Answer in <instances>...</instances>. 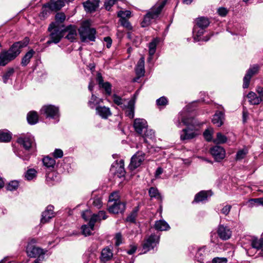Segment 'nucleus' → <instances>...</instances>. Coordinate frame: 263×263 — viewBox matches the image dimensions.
Wrapping results in <instances>:
<instances>
[{
	"label": "nucleus",
	"mask_w": 263,
	"mask_h": 263,
	"mask_svg": "<svg viewBox=\"0 0 263 263\" xmlns=\"http://www.w3.org/2000/svg\"><path fill=\"white\" fill-rule=\"evenodd\" d=\"M259 68V66L257 64H255L251 66L247 71L243 79L242 87L243 88L245 89L249 87L251 78L258 72Z\"/></svg>",
	"instance_id": "obj_10"
},
{
	"label": "nucleus",
	"mask_w": 263,
	"mask_h": 263,
	"mask_svg": "<svg viewBox=\"0 0 263 263\" xmlns=\"http://www.w3.org/2000/svg\"><path fill=\"white\" fill-rule=\"evenodd\" d=\"M112 98L113 101L116 104L118 105H121L123 104L122 99L120 96L117 95L116 94H114Z\"/></svg>",
	"instance_id": "obj_62"
},
{
	"label": "nucleus",
	"mask_w": 263,
	"mask_h": 263,
	"mask_svg": "<svg viewBox=\"0 0 263 263\" xmlns=\"http://www.w3.org/2000/svg\"><path fill=\"white\" fill-rule=\"evenodd\" d=\"M205 254L206 253L205 251V247H203L202 248L198 249L195 255V257L197 259L198 261L202 262L203 261Z\"/></svg>",
	"instance_id": "obj_41"
},
{
	"label": "nucleus",
	"mask_w": 263,
	"mask_h": 263,
	"mask_svg": "<svg viewBox=\"0 0 263 263\" xmlns=\"http://www.w3.org/2000/svg\"><path fill=\"white\" fill-rule=\"evenodd\" d=\"M148 194L151 198H155L158 200H162V197L156 187H151L148 190Z\"/></svg>",
	"instance_id": "obj_40"
},
{
	"label": "nucleus",
	"mask_w": 263,
	"mask_h": 263,
	"mask_svg": "<svg viewBox=\"0 0 263 263\" xmlns=\"http://www.w3.org/2000/svg\"><path fill=\"white\" fill-rule=\"evenodd\" d=\"M17 143L26 151L36 149V143L34 137L29 133L22 134L17 137Z\"/></svg>",
	"instance_id": "obj_3"
},
{
	"label": "nucleus",
	"mask_w": 263,
	"mask_h": 263,
	"mask_svg": "<svg viewBox=\"0 0 263 263\" xmlns=\"http://www.w3.org/2000/svg\"><path fill=\"white\" fill-rule=\"evenodd\" d=\"M217 233L219 237L223 240L229 239L232 236V231L230 228L223 224L219 225Z\"/></svg>",
	"instance_id": "obj_16"
},
{
	"label": "nucleus",
	"mask_w": 263,
	"mask_h": 263,
	"mask_svg": "<svg viewBox=\"0 0 263 263\" xmlns=\"http://www.w3.org/2000/svg\"><path fill=\"white\" fill-rule=\"evenodd\" d=\"M115 246H119L122 243V235L119 232L116 234L115 236Z\"/></svg>",
	"instance_id": "obj_58"
},
{
	"label": "nucleus",
	"mask_w": 263,
	"mask_h": 263,
	"mask_svg": "<svg viewBox=\"0 0 263 263\" xmlns=\"http://www.w3.org/2000/svg\"><path fill=\"white\" fill-rule=\"evenodd\" d=\"M204 28H199L198 27H195L193 29V33H196L195 36H194V40L195 41H208L209 40V37H205L204 39L201 38V36L203 34L204 32Z\"/></svg>",
	"instance_id": "obj_26"
},
{
	"label": "nucleus",
	"mask_w": 263,
	"mask_h": 263,
	"mask_svg": "<svg viewBox=\"0 0 263 263\" xmlns=\"http://www.w3.org/2000/svg\"><path fill=\"white\" fill-rule=\"evenodd\" d=\"M27 120L30 125H34L39 121V116L35 111H30L27 115Z\"/></svg>",
	"instance_id": "obj_28"
},
{
	"label": "nucleus",
	"mask_w": 263,
	"mask_h": 263,
	"mask_svg": "<svg viewBox=\"0 0 263 263\" xmlns=\"http://www.w3.org/2000/svg\"><path fill=\"white\" fill-rule=\"evenodd\" d=\"M131 15V12L129 10L120 11L118 13V16L120 17V20L122 18L126 19V17H129Z\"/></svg>",
	"instance_id": "obj_52"
},
{
	"label": "nucleus",
	"mask_w": 263,
	"mask_h": 263,
	"mask_svg": "<svg viewBox=\"0 0 263 263\" xmlns=\"http://www.w3.org/2000/svg\"><path fill=\"white\" fill-rule=\"evenodd\" d=\"M210 21L208 17L201 16L196 20V25L199 28L205 29L210 25Z\"/></svg>",
	"instance_id": "obj_32"
},
{
	"label": "nucleus",
	"mask_w": 263,
	"mask_h": 263,
	"mask_svg": "<svg viewBox=\"0 0 263 263\" xmlns=\"http://www.w3.org/2000/svg\"><path fill=\"white\" fill-rule=\"evenodd\" d=\"M125 208V203L119 200L115 201L112 203H109L107 210L110 213L118 214L124 213Z\"/></svg>",
	"instance_id": "obj_9"
},
{
	"label": "nucleus",
	"mask_w": 263,
	"mask_h": 263,
	"mask_svg": "<svg viewBox=\"0 0 263 263\" xmlns=\"http://www.w3.org/2000/svg\"><path fill=\"white\" fill-rule=\"evenodd\" d=\"M158 43V40L157 39H154L149 43V54L150 56L149 59H151L152 57L154 55L156 52L157 45Z\"/></svg>",
	"instance_id": "obj_39"
},
{
	"label": "nucleus",
	"mask_w": 263,
	"mask_h": 263,
	"mask_svg": "<svg viewBox=\"0 0 263 263\" xmlns=\"http://www.w3.org/2000/svg\"><path fill=\"white\" fill-rule=\"evenodd\" d=\"M34 53V51L31 49L25 54L22 60L21 64L22 66H25L29 63L30 59L33 57Z\"/></svg>",
	"instance_id": "obj_38"
},
{
	"label": "nucleus",
	"mask_w": 263,
	"mask_h": 263,
	"mask_svg": "<svg viewBox=\"0 0 263 263\" xmlns=\"http://www.w3.org/2000/svg\"><path fill=\"white\" fill-rule=\"evenodd\" d=\"M168 104L167 99L164 97H161L156 100V104L158 106H165Z\"/></svg>",
	"instance_id": "obj_54"
},
{
	"label": "nucleus",
	"mask_w": 263,
	"mask_h": 263,
	"mask_svg": "<svg viewBox=\"0 0 263 263\" xmlns=\"http://www.w3.org/2000/svg\"><path fill=\"white\" fill-rule=\"evenodd\" d=\"M42 161L44 165L48 168H53L55 164L54 159L49 156L43 158Z\"/></svg>",
	"instance_id": "obj_35"
},
{
	"label": "nucleus",
	"mask_w": 263,
	"mask_h": 263,
	"mask_svg": "<svg viewBox=\"0 0 263 263\" xmlns=\"http://www.w3.org/2000/svg\"><path fill=\"white\" fill-rule=\"evenodd\" d=\"M50 25H49L48 28V31L50 33L49 34V39L47 42L48 45L51 44H58L62 40L64 36L63 28L51 27L50 28Z\"/></svg>",
	"instance_id": "obj_4"
},
{
	"label": "nucleus",
	"mask_w": 263,
	"mask_h": 263,
	"mask_svg": "<svg viewBox=\"0 0 263 263\" xmlns=\"http://www.w3.org/2000/svg\"><path fill=\"white\" fill-rule=\"evenodd\" d=\"M97 114L103 119H107L111 115V112L109 107L105 106H97L96 108Z\"/></svg>",
	"instance_id": "obj_24"
},
{
	"label": "nucleus",
	"mask_w": 263,
	"mask_h": 263,
	"mask_svg": "<svg viewBox=\"0 0 263 263\" xmlns=\"http://www.w3.org/2000/svg\"><path fill=\"white\" fill-rule=\"evenodd\" d=\"M54 206L52 205H48L44 211L42 212L41 223L45 224L48 222L50 219L55 216V213L53 211Z\"/></svg>",
	"instance_id": "obj_13"
},
{
	"label": "nucleus",
	"mask_w": 263,
	"mask_h": 263,
	"mask_svg": "<svg viewBox=\"0 0 263 263\" xmlns=\"http://www.w3.org/2000/svg\"><path fill=\"white\" fill-rule=\"evenodd\" d=\"M251 245L252 248L260 250L261 253L263 254V239L253 237L251 240Z\"/></svg>",
	"instance_id": "obj_27"
},
{
	"label": "nucleus",
	"mask_w": 263,
	"mask_h": 263,
	"mask_svg": "<svg viewBox=\"0 0 263 263\" xmlns=\"http://www.w3.org/2000/svg\"><path fill=\"white\" fill-rule=\"evenodd\" d=\"M154 228L159 231H167L170 229L168 224L164 220H159L155 222Z\"/></svg>",
	"instance_id": "obj_31"
},
{
	"label": "nucleus",
	"mask_w": 263,
	"mask_h": 263,
	"mask_svg": "<svg viewBox=\"0 0 263 263\" xmlns=\"http://www.w3.org/2000/svg\"><path fill=\"white\" fill-rule=\"evenodd\" d=\"M12 139V134L7 129L0 130V142H9Z\"/></svg>",
	"instance_id": "obj_30"
},
{
	"label": "nucleus",
	"mask_w": 263,
	"mask_h": 263,
	"mask_svg": "<svg viewBox=\"0 0 263 263\" xmlns=\"http://www.w3.org/2000/svg\"><path fill=\"white\" fill-rule=\"evenodd\" d=\"M248 152L247 149H242L239 150L236 155L235 160L239 161L242 159H243L247 155Z\"/></svg>",
	"instance_id": "obj_46"
},
{
	"label": "nucleus",
	"mask_w": 263,
	"mask_h": 263,
	"mask_svg": "<svg viewBox=\"0 0 263 263\" xmlns=\"http://www.w3.org/2000/svg\"><path fill=\"white\" fill-rule=\"evenodd\" d=\"M41 114L44 115L47 118L58 119L60 117L59 108L52 105H44L41 109Z\"/></svg>",
	"instance_id": "obj_5"
},
{
	"label": "nucleus",
	"mask_w": 263,
	"mask_h": 263,
	"mask_svg": "<svg viewBox=\"0 0 263 263\" xmlns=\"http://www.w3.org/2000/svg\"><path fill=\"white\" fill-rule=\"evenodd\" d=\"M115 174L119 177L121 178L125 176V171L124 167L123 160L120 161V164L115 172Z\"/></svg>",
	"instance_id": "obj_43"
},
{
	"label": "nucleus",
	"mask_w": 263,
	"mask_h": 263,
	"mask_svg": "<svg viewBox=\"0 0 263 263\" xmlns=\"http://www.w3.org/2000/svg\"><path fill=\"white\" fill-rule=\"evenodd\" d=\"M227 137L222 135L221 133H217L216 135V139L214 141L215 142L218 144H223L227 141Z\"/></svg>",
	"instance_id": "obj_45"
},
{
	"label": "nucleus",
	"mask_w": 263,
	"mask_h": 263,
	"mask_svg": "<svg viewBox=\"0 0 263 263\" xmlns=\"http://www.w3.org/2000/svg\"><path fill=\"white\" fill-rule=\"evenodd\" d=\"M99 0H87L83 3L85 10L87 12H92L96 10L99 7Z\"/></svg>",
	"instance_id": "obj_21"
},
{
	"label": "nucleus",
	"mask_w": 263,
	"mask_h": 263,
	"mask_svg": "<svg viewBox=\"0 0 263 263\" xmlns=\"http://www.w3.org/2000/svg\"><path fill=\"white\" fill-rule=\"evenodd\" d=\"M54 172H51L49 173L46 176V180L49 185H53L54 183L53 182L58 181L57 176L55 175Z\"/></svg>",
	"instance_id": "obj_42"
},
{
	"label": "nucleus",
	"mask_w": 263,
	"mask_h": 263,
	"mask_svg": "<svg viewBox=\"0 0 263 263\" xmlns=\"http://www.w3.org/2000/svg\"><path fill=\"white\" fill-rule=\"evenodd\" d=\"M247 97L249 99V102L251 105H258L261 102H262L260 97L257 96V95L253 91H250L247 95Z\"/></svg>",
	"instance_id": "obj_25"
},
{
	"label": "nucleus",
	"mask_w": 263,
	"mask_h": 263,
	"mask_svg": "<svg viewBox=\"0 0 263 263\" xmlns=\"http://www.w3.org/2000/svg\"><path fill=\"white\" fill-rule=\"evenodd\" d=\"M63 34L66 32L68 34L65 36V39L69 41L70 42H74L77 36L76 26L73 25H69L63 28Z\"/></svg>",
	"instance_id": "obj_17"
},
{
	"label": "nucleus",
	"mask_w": 263,
	"mask_h": 263,
	"mask_svg": "<svg viewBox=\"0 0 263 263\" xmlns=\"http://www.w3.org/2000/svg\"><path fill=\"white\" fill-rule=\"evenodd\" d=\"M120 23H121V25L125 27V28H126L127 29L129 30H132L133 29V27L130 24V23L128 21V20L127 19H124V18H122V20H119Z\"/></svg>",
	"instance_id": "obj_53"
},
{
	"label": "nucleus",
	"mask_w": 263,
	"mask_h": 263,
	"mask_svg": "<svg viewBox=\"0 0 263 263\" xmlns=\"http://www.w3.org/2000/svg\"><path fill=\"white\" fill-rule=\"evenodd\" d=\"M100 88H103L107 95L110 96L111 93V84L108 82H105L104 83L101 85Z\"/></svg>",
	"instance_id": "obj_47"
},
{
	"label": "nucleus",
	"mask_w": 263,
	"mask_h": 263,
	"mask_svg": "<svg viewBox=\"0 0 263 263\" xmlns=\"http://www.w3.org/2000/svg\"><path fill=\"white\" fill-rule=\"evenodd\" d=\"M35 243V239H33L29 242L26 247V252L30 257L43 258L45 253L43 249L36 247L33 244Z\"/></svg>",
	"instance_id": "obj_7"
},
{
	"label": "nucleus",
	"mask_w": 263,
	"mask_h": 263,
	"mask_svg": "<svg viewBox=\"0 0 263 263\" xmlns=\"http://www.w3.org/2000/svg\"><path fill=\"white\" fill-rule=\"evenodd\" d=\"M145 154L142 151H138L131 158L128 168L130 171H134L139 167L144 160Z\"/></svg>",
	"instance_id": "obj_8"
},
{
	"label": "nucleus",
	"mask_w": 263,
	"mask_h": 263,
	"mask_svg": "<svg viewBox=\"0 0 263 263\" xmlns=\"http://www.w3.org/2000/svg\"><path fill=\"white\" fill-rule=\"evenodd\" d=\"M212 195V193L211 191H201L196 194L194 202L196 203L203 202L207 200L208 197H210Z\"/></svg>",
	"instance_id": "obj_22"
},
{
	"label": "nucleus",
	"mask_w": 263,
	"mask_h": 263,
	"mask_svg": "<svg viewBox=\"0 0 263 263\" xmlns=\"http://www.w3.org/2000/svg\"><path fill=\"white\" fill-rule=\"evenodd\" d=\"M66 20V15L63 12H58L55 15V21L51 22L49 25H50V28H51V27H59L61 28H63L66 27L64 25V22Z\"/></svg>",
	"instance_id": "obj_18"
},
{
	"label": "nucleus",
	"mask_w": 263,
	"mask_h": 263,
	"mask_svg": "<svg viewBox=\"0 0 263 263\" xmlns=\"http://www.w3.org/2000/svg\"><path fill=\"white\" fill-rule=\"evenodd\" d=\"M90 216V218L88 220L89 222L88 224L90 227L91 230H94V227L96 222L100 220L96 214H93L92 215L91 214Z\"/></svg>",
	"instance_id": "obj_48"
},
{
	"label": "nucleus",
	"mask_w": 263,
	"mask_h": 263,
	"mask_svg": "<svg viewBox=\"0 0 263 263\" xmlns=\"http://www.w3.org/2000/svg\"><path fill=\"white\" fill-rule=\"evenodd\" d=\"M16 189V181L13 180L10 181L6 186V189L8 191H12Z\"/></svg>",
	"instance_id": "obj_59"
},
{
	"label": "nucleus",
	"mask_w": 263,
	"mask_h": 263,
	"mask_svg": "<svg viewBox=\"0 0 263 263\" xmlns=\"http://www.w3.org/2000/svg\"><path fill=\"white\" fill-rule=\"evenodd\" d=\"M96 256V255L95 253V251L92 248H89L83 255V258L85 259V261L87 262L93 260V258H95Z\"/></svg>",
	"instance_id": "obj_36"
},
{
	"label": "nucleus",
	"mask_w": 263,
	"mask_h": 263,
	"mask_svg": "<svg viewBox=\"0 0 263 263\" xmlns=\"http://www.w3.org/2000/svg\"><path fill=\"white\" fill-rule=\"evenodd\" d=\"M48 4H49L50 10L53 11L60 10L64 6V2L62 0H51Z\"/></svg>",
	"instance_id": "obj_29"
},
{
	"label": "nucleus",
	"mask_w": 263,
	"mask_h": 263,
	"mask_svg": "<svg viewBox=\"0 0 263 263\" xmlns=\"http://www.w3.org/2000/svg\"><path fill=\"white\" fill-rule=\"evenodd\" d=\"M180 119L183 124L187 127L190 126L193 127V126L197 124L195 119L193 117L183 115V116L180 117Z\"/></svg>",
	"instance_id": "obj_33"
},
{
	"label": "nucleus",
	"mask_w": 263,
	"mask_h": 263,
	"mask_svg": "<svg viewBox=\"0 0 263 263\" xmlns=\"http://www.w3.org/2000/svg\"><path fill=\"white\" fill-rule=\"evenodd\" d=\"M198 135L197 130L194 127L187 126L180 132V139L182 141L191 140Z\"/></svg>",
	"instance_id": "obj_11"
},
{
	"label": "nucleus",
	"mask_w": 263,
	"mask_h": 263,
	"mask_svg": "<svg viewBox=\"0 0 263 263\" xmlns=\"http://www.w3.org/2000/svg\"><path fill=\"white\" fill-rule=\"evenodd\" d=\"M135 101L134 99L130 100L128 104L125 107L126 110L125 111L126 116L129 117L130 119H133L135 115Z\"/></svg>",
	"instance_id": "obj_23"
},
{
	"label": "nucleus",
	"mask_w": 263,
	"mask_h": 263,
	"mask_svg": "<svg viewBox=\"0 0 263 263\" xmlns=\"http://www.w3.org/2000/svg\"><path fill=\"white\" fill-rule=\"evenodd\" d=\"M139 210V206L135 207L131 212V213H130V214L127 216L126 218V221L127 222H129L130 223H135Z\"/></svg>",
	"instance_id": "obj_34"
},
{
	"label": "nucleus",
	"mask_w": 263,
	"mask_h": 263,
	"mask_svg": "<svg viewBox=\"0 0 263 263\" xmlns=\"http://www.w3.org/2000/svg\"><path fill=\"white\" fill-rule=\"evenodd\" d=\"M133 125L135 132L140 135L143 134L148 126L146 121L140 118L135 119Z\"/></svg>",
	"instance_id": "obj_14"
},
{
	"label": "nucleus",
	"mask_w": 263,
	"mask_h": 263,
	"mask_svg": "<svg viewBox=\"0 0 263 263\" xmlns=\"http://www.w3.org/2000/svg\"><path fill=\"white\" fill-rule=\"evenodd\" d=\"M25 178L28 181L35 179L37 176V171L34 168H28L25 173Z\"/></svg>",
	"instance_id": "obj_37"
},
{
	"label": "nucleus",
	"mask_w": 263,
	"mask_h": 263,
	"mask_svg": "<svg viewBox=\"0 0 263 263\" xmlns=\"http://www.w3.org/2000/svg\"><path fill=\"white\" fill-rule=\"evenodd\" d=\"M16 43H14L12 47L8 51H2L0 54V66H4L16 56V51L14 50Z\"/></svg>",
	"instance_id": "obj_6"
},
{
	"label": "nucleus",
	"mask_w": 263,
	"mask_h": 263,
	"mask_svg": "<svg viewBox=\"0 0 263 263\" xmlns=\"http://www.w3.org/2000/svg\"><path fill=\"white\" fill-rule=\"evenodd\" d=\"M53 156L54 158H61L63 156V152L62 149L57 148L53 153Z\"/></svg>",
	"instance_id": "obj_63"
},
{
	"label": "nucleus",
	"mask_w": 263,
	"mask_h": 263,
	"mask_svg": "<svg viewBox=\"0 0 263 263\" xmlns=\"http://www.w3.org/2000/svg\"><path fill=\"white\" fill-rule=\"evenodd\" d=\"M112 257V250L109 247H106L102 250L99 259L101 262L105 263L110 260Z\"/></svg>",
	"instance_id": "obj_20"
},
{
	"label": "nucleus",
	"mask_w": 263,
	"mask_h": 263,
	"mask_svg": "<svg viewBox=\"0 0 263 263\" xmlns=\"http://www.w3.org/2000/svg\"><path fill=\"white\" fill-rule=\"evenodd\" d=\"M167 0H159L144 16L141 26L145 27L150 24L151 20L158 17Z\"/></svg>",
	"instance_id": "obj_1"
},
{
	"label": "nucleus",
	"mask_w": 263,
	"mask_h": 263,
	"mask_svg": "<svg viewBox=\"0 0 263 263\" xmlns=\"http://www.w3.org/2000/svg\"><path fill=\"white\" fill-rule=\"evenodd\" d=\"M136 73L138 76V78L136 79H134V81H137V79H138L139 78L142 77L144 76L145 74V69L144 67H141L139 66H136Z\"/></svg>",
	"instance_id": "obj_51"
},
{
	"label": "nucleus",
	"mask_w": 263,
	"mask_h": 263,
	"mask_svg": "<svg viewBox=\"0 0 263 263\" xmlns=\"http://www.w3.org/2000/svg\"><path fill=\"white\" fill-rule=\"evenodd\" d=\"M81 230L82 234L85 236L90 235L91 234V231L93 230H91V228L88 224H84L82 226Z\"/></svg>",
	"instance_id": "obj_50"
},
{
	"label": "nucleus",
	"mask_w": 263,
	"mask_h": 263,
	"mask_svg": "<svg viewBox=\"0 0 263 263\" xmlns=\"http://www.w3.org/2000/svg\"><path fill=\"white\" fill-rule=\"evenodd\" d=\"M228 259L226 257H214L212 260V263H227Z\"/></svg>",
	"instance_id": "obj_60"
},
{
	"label": "nucleus",
	"mask_w": 263,
	"mask_h": 263,
	"mask_svg": "<svg viewBox=\"0 0 263 263\" xmlns=\"http://www.w3.org/2000/svg\"><path fill=\"white\" fill-rule=\"evenodd\" d=\"M51 11L49 4H48V3H46L43 5L42 11L41 12V16L45 17L49 15Z\"/></svg>",
	"instance_id": "obj_44"
},
{
	"label": "nucleus",
	"mask_w": 263,
	"mask_h": 263,
	"mask_svg": "<svg viewBox=\"0 0 263 263\" xmlns=\"http://www.w3.org/2000/svg\"><path fill=\"white\" fill-rule=\"evenodd\" d=\"M29 38L28 37H25L23 41L17 42V47L19 48L26 47L29 44Z\"/></svg>",
	"instance_id": "obj_57"
},
{
	"label": "nucleus",
	"mask_w": 263,
	"mask_h": 263,
	"mask_svg": "<svg viewBox=\"0 0 263 263\" xmlns=\"http://www.w3.org/2000/svg\"><path fill=\"white\" fill-rule=\"evenodd\" d=\"M119 195L117 192H114L111 193L109 197V202H114L115 201H119Z\"/></svg>",
	"instance_id": "obj_61"
},
{
	"label": "nucleus",
	"mask_w": 263,
	"mask_h": 263,
	"mask_svg": "<svg viewBox=\"0 0 263 263\" xmlns=\"http://www.w3.org/2000/svg\"><path fill=\"white\" fill-rule=\"evenodd\" d=\"M249 202L252 206H263V198H253L249 200Z\"/></svg>",
	"instance_id": "obj_49"
},
{
	"label": "nucleus",
	"mask_w": 263,
	"mask_h": 263,
	"mask_svg": "<svg viewBox=\"0 0 263 263\" xmlns=\"http://www.w3.org/2000/svg\"><path fill=\"white\" fill-rule=\"evenodd\" d=\"M159 239V236L154 234H151L143 245V249L146 250L144 253L153 249L158 243Z\"/></svg>",
	"instance_id": "obj_15"
},
{
	"label": "nucleus",
	"mask_w": 263,
	"mask_h": 263,
	"mask_svg": "<svg viewBox=\"0 0 263 263\" xmlns=\"http://www.w3.org/2000/svg\"><path fill=\"white\" fill-rule=\"evenodd\" d=\"M13 69H10L9 70H8L3 77V82L5 83H6L8 81V80L13 75Z\"/></svg>",
	"instance_id": "obj_56"
},
{
	"label": "nucleus",
	"mask_w": 263,
	"mask_h": 263,
	"mask_svg": "<svg viewBox=\"0 0 263 263\" xmlns=\"http://www.w3.org/2000/svg\"><path fill=\"white\" fill-rule=\"evenodd\" d=\"M142 135L147 138H153L155 136V132L152 129L148 130L147 128Z\"/></svg>",
	"instance_id": "obj_64"
},
{
	"label": "nucleus",
	"mask_w": 263,
	"mask_h": 263,
	"mask_svg": "<svg viewBox=\"0 0 263 263\" xmlns=\"http://www.w3.org/2000/svg\"><path fill=\"white\" fill-rule=\"evenodd\" d=\"M78 30L82 42L95 41L96 30L95 28L90 27L88 24L83 23Z\"/></svg>",
	"instance_id": "obj_2"
},
{
	"label": "nucleus",
	"mask_w": 263,
	"mask_h": 263,
	"mask_svg": "<svg viewBox=\"0 0 263 263\" xmlns=\"http://www.w3.org/2000/svg\"><path fill=\"white\" fill-rule=\"evenodd\" d=\"M225 120V114L223 111H216L213 116L212 122L217 127H221Z\"/></svg>",
	"instance_id": "obj_19"
},
{
	"label": "nucleus",
	"mask_w": 263,
	"mask_h": 263,
	"mask_svg": "<svg viewBox=\"0 0 263 263\" xmlns=\"http://www.w3.org/2000/svg\"><path fill=\"white\" fill-rule=\"evenodd\" d=\"M212 133L213 131L212 130L206 129L205 130V131L203 132V136L205 138V139L208 141L210 142L212 139Z\"/></svg>",
	"instance_id": "obj_55"
},
{
	"label": "nucleus",
	"mask_w": 263,
	"mask_h": 263,
	"mask_svg": "<svg viewBox=\"0 0 263 263\" xmlns=\"http://www.w3.org/2000/svg\"><path fill=\"white\" fill-rule=\"evenodd\" d=\"M210 153L217 162H220L226 157V151L223 147L215 145L210 148Z\"/></svg>",
	"instance_id": "obj_12"
}]
</instances>
